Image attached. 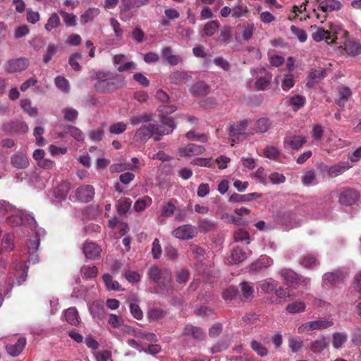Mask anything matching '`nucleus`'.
Masks as SVG:
<instances>
[{
	"label": "nucleus",
	"mask_w": 361,
	"mask_h": 361,
	"mask_svg": "<svg viewBox=\"0 0 361 361\" xmlns=\"http://www.w3.org/2000/svg\"><path fill=\"white\" fill-rule=\"evenodd\" d=\"M149 278L164 289L171 286L172 276L167 269H161L157 265L151 267L148 271Z\"/></svg>",
	"instance_id": "obj_1"
},
{
	"label": "nucleus",
	"mask_w": 361,
	"mask_h": 361,
	"mask_svg": "<svg viewBox=\"0 0 361 361\" xmlns=\"http://www.w3.org/2000/svg\"><path fill=\"white\" fill-rule=\"evenodd\" d=\"M169 131L162 130V126L157 123L142 125L135 133V139L137 142H146L154 135H168Z\"/></svg>",
	"instance_id": "obj_2"
},
{
	"label": "nucleus",
	"mask_w": 361,
	"mask_h": 361,
	"mask_svg": "<svg viewBox=\"0 0 361 361\" xmlns=\"http://www.w3.org/2000/svg\"><path fill=\"white\" fill-rule=\"evenodd\" d=\"M307 142V137L302 135L288 133L283 139V147L286 149L298 151Z\"/></svg>",
	"instance_id": "obj_3"
},
{
	"label": "nucleus",
	"mask_w": 361,
	"mask_h": 361,
	"mask_svg": "<svg viewBox=\"0 0 361 361\" xmlns=\"http://www.w3.org/2000/svg\"><path fill=\"white\" fill-rule=\"evenodd\" d=\"M198 231L195 226L191 224H185L175 228L172 231V235L180 240H186L195 237Z\"/></svg>",
	"instance_id": "obj_4"
},
{
	"label": "nucleus",
	"mask_w": 361,
	"mask_h": 361,
	"mask_svg": "<svg viewBox=\"0 0 361 361\" xmlns=\"http://www.w3.org/2000/svg\"><path fill=\"white\" fill-rule=\"evenodd\" d=\"M346 277V274L338 269L332 272L325 273L323 276V286L331 287L342 283Z\"/></svg>",
	"instance_id": "obj_5"
},
{
	"label": "nucleus",
	"mask_w": 361,
	"mask_h": 361,
	"mask_svg": "<svg viewBox=\"0 0 361 361\" xmlns=\"http://www.w3.org/2000/svg\"><path fill=\"white\" fill-rule=\"evenodd\" d=\"M334 322L330 320H314L306 322L298 328V333L301 334L305 331H312L316 329H325L333 326Z\"/></svg>",
	"instance_id": "obj_6"
},
{
	"label": "nucleus",
	"mask_w": 361,
	"mask_h": 361,
	"mask_svg": "<svg viewBox=\"0 0 361 361\" xmlns=\"http://www.w3.org/2000/svg\"><path fill=\"white\" fill-rule=\"evenodd\" d=\"M40 244V238L39 233H36L34 235H32L27 243L28 250V260L30 262L33 264L39 261V257L37 254V251Z\"/></svg>",
	"instance_id": "obj_7"
},
{
	"label": "nucleus",
	"mask_w": 361,
	"mask_h": 361,
	"mask_svg": "<svg viewBox=\"0 0 361 361\" xmlns=\"http://www.w3.org/2000/svg\"><path fill=\"white\" fill-rule=\"evenodd\" d=\"M94 195V189L90 185H83L77 188L75 197L79 202L87 203Z\"/></svg>",
	"instance_id": "obj_8"
},
{
	"label": "nucleus",
	"mask_w": 361,
	"mask_h": 361,
	"mask_svg": "<svg viewBox=\"0 0 361 361\" xmlns=\"http://www.w3.org/2000/svg\"><path fill=\"white\" fill-rule=\"evenodd\" d=\"M359 197V193L352 188H344L341 192L338 202L343 205L349 206L355 204Z\"/></svg>",
	"instance_id": "obj_9"
},
{
	"label": "nucleus",
	"mask_w": 361,
	"mask_h": 361,
	"mask_svg": "<svg viewBox=\"0 0 361 361\" xmlns=\"http://www.w3.org/2000/svg\"><path fill=\"white\" fill-rule=\"evenodd\" d=\"M29 66V61L27 59L20 58L14 60H10L6 63V71L12 73L25 70Z\"/></svg>",
	"instance_id": "obj_10"
},
{
	"label": "nucleus",
	"mask_w": 361,
	"mask_h": 361,
	"mask_svg": "<svg viewBox=\"0 0 361 361\" xmlns=\"http://www.w3.org/2000/svg\"><path fill=\"white\" fill-rule=\"evenodd\" d=\"M183 335L190 337L197 341L204 340L206 336V334L200 327L192 324L185 326L183 330Z\"/></svg>",
	"instance_id": "obj_11"
},
{
	"label": "nucleus",
	"mask_w": 361,
	"mask_h": 361,
	"mask_svg": "<svg viewBox=\"0 0 361 361\" xmlns=\"http://www.w3.org/2000/svg\"><path fill=\"white\" fill-rule=\"evenodd\" d=\"M82 250L85 257L92 260L99 259L102 252V248L93 242H87L84 243Z\"/></svg>",
	"instance_id": "obj_12"
},
{
	"label": "nucleus",
	"mask_w": 361,
	"mask_h": 361,
	"mask_svg": "<svg viewBox=\"0 0 361 361\" xmlns=\"http://www.w3.org/2000/svg\"><path fill=\"white\" fill-rule=\"evenodd\" d=\"M339 48L343 49L349 56H356L361 54V44L354 39H346L343 42V46H340Z\"/></svg>",
	"instance_id": "obj_13"
},
{
	"label": "nucleus",
	"mask_w": 361,
	"mask_h": 361,
	"mask_svg": "<svg viewBox=\"0 0 361 361\" xmlns=\"http://www.w3.org/2000/svg\"><path fill=\"white\" fill-rule=\"evenodd\" d=\"M97 92L102 93H108L116 90L118 88L115 78H110L105 80L97 81L94 85Z\"/></svg>",
	"instance_id": "obj_14"
},
{
	"label": "nucleus",
	"mask_w": 361,
	"mask_h": 361,
	"mask_svg": "<svg viewBox=\"0 0 361 361\" xmlns=\"http://www.w3.org/2000/svg\"><path fill=\"white\" fill-rule=\"evenodd\" d=\"M247 257V252L243 248L238 246L231 251L230 255L227 257V261L230 264H235L243 262Z\"/></svg>",
	"instance_id": "obj_15"
},
{
	"label": "nucleus",
	"mask_w": 361,
	"mask_h": 361,
	"mask_svg": "<svg viewBox=\"0 0 361 361\" xmlns=\"http://www.w3.org/2000/svg\"><path fill=\"white\" fill-rule=\"evenodd\" d=\"M281 276L286 283L291 288H296L300 283V278L291 269H283Z\"/></svg>",
	"instance_id": "obj_16"
},
{
	"label": "nucleus",
	"mask_w": 361,
	"mask_h": 361,
	"mask_svg": "<svg viewBox=\"0 0 361 361\" xmlns=\"http://www.w3.org/2000/svg\"><path fill=\"white\" fill-rule=\"evenodd\" d=\"M205 149L203 146L190 143L179 149V153L183 157H192L202 154Z\"/></svg>",
	"instance_id": "obj_17"
},
{
	"label": "nucleus",
	"mask_w": 361,
	"mask_h": 361,
	"mask_svg": "<svg viewBox=\"0 0 361 361\" xmlns=\"http://www.w3.org/2000/svg\"><path fill=\"white\" fill-rule=\"evenodd\" d=\"M28 267L23 262H20L15 265L14 276L16 281L15 284L17 286L21 285L26 279L27 274Z\"/></svg>",
	"instance_id": "obj_18"
},
{
	"label": "nucleus",
	"mask_w": 361,
	"mask_h": 361,
	"mask_svg": "<svg viewBox=\"0 0 361 361\" xmlns=\"http://www.w3.org/2000/svg\"><path fill=\"white\" fill-rule=\"evenodd\" d=\"M26 345V338H20L15 343H9L6 346L7 353L13 356L16 357L20 354Z\"/></svg>",
	"instance_id": "obj_19"
},
{
	"label": "nucleus",
	"mask_w": 361,
	"mask_h": 361,
	"mask_svg": "<svg viewBox=\"0 0 361 361\" xmlns=\"http://www.w3.org/2000/svg\"><path fill=\"white\" fill-rule=\"evenodd\" d=\"M261 290L264 293H277L279 291L282 290V287L279 283L272 279H268L260 284Z\"/></svg>",
	"instance_id": "obj_20"
},
{
	"label": "nucleus",
	"mask_w": 361,
	"mask_h": 361,
	"mask_svg": "<svg viewBox=\"0 0 361 361\" xmlns=\"http://www.w3.org/2000/svg\"><path fill=\"white\" fill-rule=\"evenodd\" d=\"M261 197L262 195L257 192H251L245 195L233 193L230 196L229 202L231 203L247 202Z\"/></svg>",
	"instance_id": "obj_21"
},
{
	"label": "nucleus",
	"mask_w": 361,
	"mask_h": 361,
	"mask_svg": "<svg viewBox=\"0 0 361 361\" xmlns=\"http://www.w3.org/2000/svg\"><path fill=\"white\" fill-rule=\"evenodd\" d=\"M25 220L31 226L32 225L34 226L36 224L35 219L31 216H25V218H23L19 215H11L7 217V222L11 226H21Z\"/></svg>",
	"instance_id": "obj_22"
},
{
	"label": "nucleus",
	"mask_w": 361,
	"mask_h": 361,
	"mask_svg": "<svg viewBox=\"0 0 361 361\" xmlns=\"http://www.w3.org/2000/svg\"><path fill=\"white\" fill-rule=\"evenodd\" d=\"M326 76V71L323 68L311 70L307 78V86L313 87L317 81L324 79Z\"/></svg>",
	"instance_id": "obj_23"
},
{
	"label": "nucleus",
	"mask_w": 361,
	"mask_h": 361,
	"mask_svg": "<svg viewBox=\"0 0 361 361\" xmlns=\"http://www.w3.org/2000/svg\"><path fill=\"white\" fill-rule=\"evenodd\" d=\"M312 37L315 42L325 40L329 44L335 43V39L331 36L329 30H325L324 28H318L316 32L312 33Z\"/></svg>",
	"instance_id": "obj_24"
},
{
	"label": "nucleus",
	"mask_w": 361,
	"mask_h": 361,
	"mask_svg": "<svg viewBox=\"0 0 361 361\" xmlns=\"http://www.w3.org/2000/svg\"><path fill=\"white\" fill-rule=\"evenodd\" d=\"M169 80L171 83L180 85L190 81L192 78L185 72L176 71L171 73Z\"/></svg>",
	"instance_id": "obj_25"
},
{
	"label": "nucleus",
	"mask_w": 361,
	"mask_h": 361,
	"mask_svg": "<svg viewBox=\"0 0 361 361\" xmlns=\"http://www.w3.org/2000/svg\"><path fill=\"white\" fill-rule=\"evenodd\" d=\"M11 162L13 167L19 169H26L29 165V161L23 154L13 155L11 158Z\"/></svg>",
	"instance_id": "obj_26"
},
{
	"label": "nucleus",
	"mask_w": 361,
	"mask_h": 361,
	"mask_svg": "<svg viewBox=\"0 0 361 361\" xmlns=\"http://www.w3.org/2000/svg\"><path fill=\"white\" fill-rule=\"evenodd\" d=\"M350 168L348 162H339L329 167L328 174L331 178L337 177Z\"/></svg>",
	"instance_id": "obj_27"
},
{
	"label": "nucleus",
	"mask_w": 361,
	"mask_h": 361,
	"mask_svg": "<svg viewBox=\"0 0 361 361\" xmlns=\"http://www.w3.org/2000/svg\"><path fill=\"white\" fill-rule=\"evenodd\" d=\"M341 8V4L338 1L336 0H325L322 1L318 9L323 12H328L331 11H338Z\"/></svg>",
	"instance_id": "obj_28"
},
{
	"label": "nucleus",
	"mask_w": 361,
	"mask_h": 361,
	"mask_svg": "<svg viewBox=\"0 0 361 361\" xmlns=\"http://www.w3.org/2000/svg\"><path fill=\"white\" fill-rule=\"evenodd\" d=\"M271 264L272 260L269 257L264 256L260 257L257 261L252 263L250 269L254 271H260L264 268L270 267Z\"/></svg>",
	"instance_id": "obj_29"
},
{
	"label": "nucleus",
	"mask_w": 361,
	"mask_h": 361,
	"mask_svg": "<svg viewBox=\"0 0 361 361\" xmlns=\"http://www.w3.org/2000/svg\"><path fill=\"white\" fill-rule=\"evenodd\" d=\"M220 23L217 20L207 22L203 28V35L212 37L219 29Z\"/></svg>",
	"instance_id": "obj_30"
},
{
	"label": "nucleus",
	"mask_w": 361,
	"mask_h": 361,
	"mask_svg": "<svg viewBox=\"0 0 361 361\" xmlns=\"http://www.w3.org/2000/svg\"><path fill=\"white\" fill-rule=\"evenodd\" d=\"M65 319L68 323L78 326L80 323L78 312L75 307H71L65 312Z\"/></svg>",
	"instance_id": "obj_31"
},
{
	"label": "nucleus",
	"mask_w": 361,
	"mask_h": 361,
	"mask_svg": "<svg viewBox=\"0 0 361 361\" xmlns=\"http://www.w3.org/2000/svg\"><path fill=\"white\" fill-rule=\"evenodd\" d=\"M132 205V201L130 198L124 197L118 200L116 207L117 212L120 215L126 214Z\"/></svg>",
	"instance_id": "obj_32"
},
{
	"label": "nucleus",
	"mask_w": 361,
	"mask_h": 361,
	"mask_svg": "<svg viewBox=\"0 0 361 361\" xmlns=\"http://www.w3.org/2000/svg\"><path fill=\"white\" fill-rule=\"evenodd\" d=\"M191 92L196 96H205L209 93V86L203 82H197L192 85Z\"/></svg>",
	"instance_id": "obj_33"
},
{
	"label": "nucleus",
	"mask_w": 361,
	"mask_h": 361,
	"mask_svg": "<svg viewBox=\"0 0 361 361\" xmlns=\"http://www.w3.org/2000/svg\"><path fill=\"white\" fill-rule=\"evenodd\" d=\"M89 310L94 317L102 318L104 316V306L101 301H94L90 304Z\"/></svg>",
	"instance_id": "obj_34"
},
{
	"label": "nucleus",
	"mask_w": 361,
	"mask_h": 361,
	"mask_svg": "<svg viewBox=\"0 0 361 361\" xmlns=\"http://www.w3.org/2000/svg\"><path fill=\"white\" fill-rule=\"evenodd\" d=\"M250 14V11L247 6L245 4H238L232 8V17L235 18H240L241 17H247Z\"/></svg>",
	"instance_id": "obj_35"
},
{
	"label": "nucleus",
	"mask_w": 361,
	"mask_h": 361,
	"mask_svg": "<svg viewBox=\"0 0 361 361\" xmlns=\"http://www.w3.org/2000/svg\"><path fill=\"white\" fill-rule=\"evenodd\" d=\"M272 75L270 73H266L263 77L258 78L255 81V87L258 90H264L270 84Z\"/></svg>",
	"instance_id": "obj_36"
},
{
	"label": "nucleus",
	"mask_w": 361,
	"mask_h": 361,
	"mask_svg": "<svg viewBox=\"0 0 361 361\" xmlns=\"http://www.w3.org/2000/svg\"><path fill=\"white\" fill-rule=\"evenodd\" d=\"M99 14V10L96 8H89L84 12L80 16L81 22L82 24H86L88 22L93 21L94 18Z\"/></svg>",
	"instance_id": "obj_37"
},
{
	"label": "nucleus",
	"mask_w": 361,
	"mask_h": 361,
	"mask_svg": "<svg viewBox=\"0 0 361 361\" xmlns=\"http://www.w3.org/2000/svg\"><path fill=\"white\" fill-rule=\"evenodd\" d=\"M233 239L235 242H245V244H250V234L248 231L243 228H238L233 233Z\"/></svg>",
	"instance_id": "obj_38"
},
{
	"label": "nucleus",
	"mask_w": 361,
	"mask_h": 361,
	"mask_svg": "<svg viewBox=\"0 0 361 361\" xmlns=\"http://www.w3.org/2000/svg\"><path fill=\"white\" fill-rule=\"evenodd\" d=\"M102 279L106 286L108 290H120V285L118 281H114L111 275L105 274L102 276Z\"/></svg>",
	"instance_id": "obj_39"
},
{
	"label": "nucleus",
	"mask_w": 361,
	"mask_h": 361,
	"mask_svg": "<svg viewBox=\"0 0 361 361\" xmlns=\"http://www.w3.org/2000/svg\"><path fill=\"white\" fill-rule=\"evenodd\" d=\"M305 304L302 301H295L286 306V311L290 314H296L305 311Z\"/></svg>",
	"instance_id": "obj_40"
},
{
	"label": "nucleus",
	"mask_w": 361,
	"mask_h": 361,
	"mask_svg": "<svg viewBox=\"0 0 361 361\" xmlns=\"http://www.w3.org/2000/svg\"><path fill=\"white\" fill-rule=\"evenodd\" d=\"M176 210V206L172 201H169L161 205V215L166 218L171 217Z\"/></svg>",
	"instance_id": "obj_41"
},
{
	"label": "nucleus",
	"mask_w": 361,
	"mask_h": 361,
	"mask_svg": "<svg viewBox=\"0 0 361 361\" xmlns=\"http://www.w3.org/2000/svg\"><path fill=\"white\" fill-rule=\"evenodd\" d=\"M256 28L252 23H247L242 26V37L245 41L250 39Z\"/></svg>",
	"instance_id": "obj_42"
},
{
	"label": "nucleus",
	"mask_w": 361,
	"mask_h": 361,
	"mask_svg": "<svg viewBox=\"0 0 361 361\" xmlns=\"http://www.w3.org/2000/svg\"><path fill=\"white\" fill-rule=\"evenodd\" d=\"M21 108L31 116H36L38 114L37 109L32 106L31 101L29 99H23L20 100Z\"/></svg>",
	"instance_id": "obj_43"
},
{
	"label": "nucleus",
	"mask_w": 361,
	"mask_h": 361,
	"mask_svg": "<svg viewBox=\"0 0 361 361\" xmlns=\"http://www.w3.org/2000/svg\"><path fill=\"white\" fill-rule=\"evenodd\" d=\"M152 202V198L149 196H145L141 199H138L134 204V209L136 212L144 211L147 206Z\"/></svg>",
	"instance_id": "obj_44"
},
{
	"label": "nucleus",
	"mask_w": 361,
	"mask_h": 361,
	"mask_svg": "<svg viewBox=\"0 0 361 361\" xmlns=\"http://www.w3.org/2000/svg\"><path fill=\"white\" fill-rule=\"evenodd\" d=\"M305 97L302 95H295L290 98V104L293 106V110L296 111L302 108L305 104Z\"/></svg>",
	"instance_id": "obj_45"
},
{
	"label": "nucleus",
	"mask_w": 361,
	"mask_h": 361,
	"mask_svg": "<svg viewBox=\"0 0 361 361\" xmlns=\"http://www.w3.org/2000/svg\"><path fill=\"white\" fill-rule=\"evenodd\" d=\"M82 276L85 279H92L97 276L98 269L95 266H83L80 269Z\"/></svg>",
	"instance_id": "obj_46"
},
{
	"label": "nucleus",
	"mask_w": 361,
	"mask_h": 361,
	"mask_svg": "<svg viewBox=\"0 0 361 361\" xmlns=\"http://www.w3.org/2000/svg\"><path fill=\"white\" fill-rule=\"evenodd\" d=\"M82 57V55L81 52H75L69 56L68 63L75 71H80L81 70V66L79 64L78 61L81 60Z\"/></svg>",
	"instance_id": "obj_47"
},
{
	"label": "nucleus",
	"mask_w": 361,
	"mask_h": 361,
	"mask_svg": "<svg viewBox=\"0 0 361 361\" xmlns=\"http://www.w3.org/2000/svg\"><path fill=\"white\" fill-rule=\"evenodd\" d=\"M197 226L198 229L201 233H207L212 230L215 226L212 221L206 219H199Z\"/></svg>",
	"instance_id": "obj_48"
},
{
	"label": "nucleus",
	"mask_w": 361,
	"mask_h": 361,
	"mask_svg": "<svg viewBox=\"0 0 361 361\" xmlns=\"http://www.w3.org/2000/svg\"><path fill=\"white\" fill-rule=\"evenodd\" d=\"M151 120V116L147 114H143L141 115H133L131 116L129 118L130 123L133 126H136L141 123H147L149 122Z\"/></svg>",
	"instance_id": "obj_49"
},
{
	"label": "nucleus",
	"mask_w": 361,
	"mask_h": 361,
	"mask_svg": "<svg viewBox=\"0 0 361 361\" xmlns=\"http://www.w3.org/2000/svg\"><path fill=\"white\" fill-rule=\"evenodd\" d=\"M222 296L226 302L232 300L245 302L253 298V295H222Z\"/></svg>",
	"instance_id": "obj_50"
},
{
	"label": "nucleus",
	"mask_w": 361,
	"mask_h": 361,
	"mask_svg": "<svg viewBox=\"0 0 361 361\" xmlns=\"http://www.w3.org/2000/svg\"><path fill=\"white\" fill-rule=\"evenodd\" d=\"M54 82L56 86L62 92L67 93L70 90L68 80L63 76H57L55 78Z\"/></svg>",
	"instance_id": "obj_51"
},
{
	"label": "nucleus",
	"mask_w": 361,
	"mask_h": 361,
	"mask_svg": "<svg viewBox=\"0 0 361 361\" xmlns=\"http://www.w3.org/2000/svg\"><path fill=\"white\" fill-rule=\"evenodd\" d=\"M58 47L54 44H49L45 53L43 55V62L44 63H49L52 57L56 54Z\"/></svg>",
	"instance_id": "obj_52"
},
{
	"label": "nucleus",
	"mask_w": 361,
	"mask_h": 361,
	"mask_svg": "<svg viewBox=\"0 0 361 361\" xmlns=\"http://www.w3.org/2000/svg\"><path fill=\"white\" fill-rule=\"evenodd\" d=\"M13 238L14 235L12 233H6L4 235L1 240V245L5 250L11 251L13 249Z\"/></svg>",
	"instance_id": "obj_53"
},
{
	"label": "nucleus",
	"mask_w": 361,
	"mask_h": 361,
	"mask_svg": "<svg viewBox=\"0 0 361 361\" xmlns=\"http://www.w3.org/2000/svg\"><path fill=\"white\" fill-rule=\"evenodd\" d=\"M60 25V18L57 13H54L49 18L47 24L45 25V29L47 31H51L54 28H56Z\"/></svg>",
	"instance_id": "obj_54"
},
{
	"label": "nucleus",
	"mask_w": 361,
	"mask_h": 361,
	"mask_svg": "<svg viewBox=\"0 0 361 361\" xmlns=\"http://www.w3.org/2000/svg\"><path fill=\"white\" fill-rule=\"evenodd\" d=\"M161 122L162 123V125H161L162 126V130L169 131V134L171 133L176 127L173 120L170 117L162 116Z\"/></svg>",
	"instance_id": "obj_55"
},
{
	"label": "nucleus",
	"mask_w": 361,
	"mask_h": 361,
	"mask_svg": "<svg viewBox=\"0 0 361 361\" xmlns=\"http://www.w3.org/2000/svg\"><path fill=\"white\" fill-rule=\"evenodd\" d=\"M347 341V335L344 333H335L333 334V346L338 349Z\"/></svg>",
	"instance_id": "obj_56"
},
{
	"label": "nucleus",
	"mask_w": 361,
	"mask_h": 361,
	"mask_svg": "<svg viewBox=\"0 0 361 361\" xmlns=\"http://www.w3.org/2000/svg\"><path fill=\"white\" fill-rule=\"evenodd\" d=\"M295 85L294 77L292 74H286L281 81V88L284 91H288Z\"/></svg>",
	"instance_id": "obj_57"
},
{
	"label": "nucleus",
	"mask_w": 361,
	"mask_h": 361,
	"mask_svg": "<svg viewBox=\"0 0 361 361\" xmlns=\"http://www.w3.org/2000/svg\"><path fill=\"white\" fill-rule=\"evenodd\" d=\"M62 112L63 114V117L66 121L74 122L78 116V112L77 110L73 109V108H64L62 110Z\"/></svg>",
	"instance_id": "obj_58"
},
{
	"label": "nucleus",
	"mask_w": 361,
	"mask_h": 361,
	"mask_svg": "<svg viewBox=\"0 0 361 361\" xmlns=\"http://www.w3.org/2000/svg\"><path fill=\"white\" fill-rule=\"evenodd\" d=\"M232 36V28L228 25L223 26L220 30L219 40L228 42Z\"/></svg>",
	"instance_id": "obj_59"
},
{
	"label": "nucleus",
	"mask_w": 361,
	"mask_h": 361,
	"mask_svg": "<svg viewBox=\"0 0 361 361\" xmlns=\"http://www.w3.org/2000/svg\"><path fill=\"white\" fill-rule=\"evenodd\" d=\"M126 129L127 125L121 121L111 125L109 130L111 134L118 135L126 131Z\"/></svg>",
	"instance_id": "obj_60"
},
{
	"label": "nucleus",
	"mask_w": 361,
	"mask_h": 361,
	"mask_svg": "<svg viewBox=\"0 0 361 361\" xmlns=\"http://www.w3.org/2000/svg\"><path fill=\"white\" fill-rule=\"evenodd\" d=\"M190 278V272L186 269H182L177 271L176 276V280L180 285L185 284Z\"/></svg>",
	"instance_id": "obj_61"
},
{
	"label": "nucleus",
	"mask_w": 361,
	"mask_h": 361,
	"mask_svg": "<svg viewBox=\"0 0 361 361\" xmlns=\"http://www.w3.org/2000/svg\"><path fill=\"white\" fill-rule=\"evenodd\" d=\"M251 348L257 353L259 355L263 357L267 355L268 350L262 344L259 342L253 340L250 344Z\"/></svg>",
	"instance_id": "obj_62"
},
{
	"label": "nucleus",
	"mask_w": 361,
	"mask_h": 361,
	"mask_svg": "<svg viewBox=\"0 0 361 361\" xmlns=\"http://www.w3.org/2000/svg\"><path fill=\"white\" fill-rule=\"evenodd\" d=\"M291 32L299 39L300 42H304L307 40V33L305 30L300 29L295 25L290 27Z\"/></svg>",
	"instance_id": "obj_63"
},
{
	"label": "nucleus",
	"mask_w": 361,
	"mask_h": 361,
	"mask_svg": "<svg viewBox=\"0 0 361 361\" xmlns=\"http://www.w3.org/2000/svg\"><path fill=\"white\" fill-rule=\"evenodd\" d=\"M300 264L307 268H311L317 265V259L311 255L304 256L300 261Z\"/></svg>",
	"instance_id": "obj_64"
}]
</instances>
